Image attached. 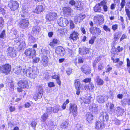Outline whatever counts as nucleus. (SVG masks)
<instances>
[{"label": "nucleus", "mask_w": 130, "mask_h": 130, "mask_svg": "<svg viewBox=\"0 0 130 130\" xmlns=\"http://www.w3.org/2000/svg\"><path fill=\"white\" fill-rule=\"evenodd\" d=\"M127 37V36L125 34H123L122 37H121V38L120 39V41H122L123 39H125Z\"/></svg>", "instance_id": "obj_61"}, {"label": "nucleus", "mask_w": 130, "mask_h": 130, "mask_svg": "<svg viewBox=\"0 0 130 130\" xmlns=\"http://www.w3.org/2000/svg\"><path fill=\"white\" fill-rule=\"evenodd\" d=\"M55 53L59 55L63 56H64L65 53L64 49L61 46H58L57 47L55 50Z\"/></svg>", "instance_id": "obj_12"}, {"label": "nucleus", "mask_w": 130, "mask_h": 130, "mask_svg": "<svg viewBox=\"0 0 130 130\" xmlns=\"http://www.w3.org/2000/svg\"><path fill=\"white\" fill-rule=\"evenodd\" d=\"M107 96L105 95H98L96 96V100L99 103H104L106 99Z\"/></svg>", "instance_id": "obj_18"}, {"label": "nucleus", "mask_w": 130, "mask_h": 130, "mask_svg": "<svg viewBox=\"0 0 130 130\" xmlns=\"http://www.w3.org/2000/svg\"><path fill=\"white\" fill-rule=\"evenodd\" d=\"M23 72L24 74L32 79H34L36 76L37 72L32 69L29 68L27 70L23 69Z\"/></svg>", "instance_id": "obj_1"}, {"label": "nucleus", "mask_w": 130, "mask_h": 130, "mask_svg": "<svg viewBox=\"0 0 130 130\" xmlns=\"http://www.w3.org/2000/svg\"><path fill=\"white\" fill-rule=\"evenodd\" d=\"M87 120L89 123H91L93 122V118L92 114L89 112L87 113L86 115Z\"/></svg>", "instance_id": "obj_22"}, {"label": "nucleus", "mask_w": 130, "mask_h": 130, "mask_svg": "<svg viewBox=\"0 0 130 130\" xmlns=\"http://www.w3.org/2000/svg\"><path fill=\"white\" fill-rule=\"evenodd\" d=\"M78 63H83L84 61V59L83 58L80 57L78 58Z\"/></svg>", "instance_id": "obj_55"}, {"label": "nucleus", "mask_w": 130, "mask_h": 130, "mask_svg": "<svg viewBox=\"0 0 130 130\" xmlns=\"http://www.w3.org/2000/svg\"><path fill=\"white\" fill-rule=\"evenodd\" d=\"M29 40L30 42L33 43L35 41V39L32 36H30L29 38Z\"/></svg>", "instance_id": "obj_41"}, {"label": "nucleus", "mask_w": 130, "mask_h": 130, "mask_svg": "<svg viewBox=\"0 0 130 130\" xmlns=\"http://www.w3.org/2000/svg\"><path fill=\"white\" fill-rule=\"evenodd\" d=\"M100 119L102 122H107L109 119V115L106 112H102L100 113L99 117Z\"/></svg>", "instance_id": "obj_7"}, {"label": "nucleus", "mask_w": 130, "mask_h": 130, "mask_svg": "<svg viewBox=\"0 0 130 130\" xmlns=\"http://www.w3.org/2000/svg\"><path fill=\"white\" fill-rule=\"evenodd\" d=\"M102 124V123L99 121H96L95 124V128L97 129H101V127Z\"/></svg>", "instance_id": "obj_31"}, {"label": "nucleus", "mask_w": 130, "mask_h": 130, "mask_svg": "<svg viewBox=\"0 0 130 130\" xmlns=\"http://www.w3.org/2000/svg\"><path fill=\"white\" fill-rule=\"evenodd\" d=\"M91 80V78H87L83 80V81L86 83L90 82Z\"/></svg>", "instance_id": "obj_57"}, {"label": "nucleus", "mask_w": 130, "mask_h": 130, "mask_svg": "<svg viewBox=\"0 0 130 130\" xmlns=\"http://www.w3.org/2000/svg\"><path fill=\"white\" fill-rule=\"evenodd\" d=\"M95 81L98 85H101L103 84L104 82L103 80L101 79L99 76H96Z\"/></svg>", "instance_id": "obj_29"}, {"label": "nucleus", "mask_w": 130, "mask_h": 130, "mask_svg": "<svg viewBox=\"0 0 130 130\" xmlns=\"http://www.w3.org/2000/svg\"><path fill=\"white\" fill-rule=\"evenodd\" d=\"M19 4L17 2L10 1L9 2L8 6L12 10L14 11L18 7Z\"/></svg>", "instance_id": "obj_8"}, {"label": "nucleus", "mask_w": 130, "mask_h": 130, "mask_svg": "<svg viewBox=\"0 0 130 130\" xmlns=\"http://www.w3.org/2000/svg\"><path fill=\"white\" fill-rule=\"evenodd\" d=\"M81 2L80 1H78L76 2L75 6L77 8L81 7Z\"/></svg>", "instance_id": "obj_40"}, {"label": "nucleus", "mask_w": 130, "mask_h": 130, "mask_svg": "<svg viewBox=\"0 0 130 130\" xmlns=\"http://www.w3.org/2000/svg\"><path fill=\"white\" fill-rule=\"evenodd\" d=\"M80 83L78 79L75 81L74 86L76 90H81L82 88L80 86Z\"/></svg>", "instance_id": "obj_24"}, {"label": "nucleus", "mask_w": 130, "mask_h": 130, "mask_svg": "<svg viewBox=\"0 0 130 130\" xmlns=\"http://www.w3.org/2000/svg\"><path fill=\"white\" fill-rule=\"evenodd\" d=\"M116 111L117 114L119 115H122L124 112L123 109L119 107L117 108Z\"/></svg>", "instance_id": "obj_30"}, {"label": "nucleus", "mask_w": 130, "mask_h": 130, "mask_svg": "<svg viewBox=\"0 0 130 130\" xmlns=\"http://www.w3.org/2000/svg\"><path fill=\"white\" fill-rule=\"evenodd\" d=\"M37 123L36 122L33 121L32 122L31 125L33 127H35L37 125Z\"/></svg>", "instance_id": "obj_60"}, {"label": "nucleus", "mask_w": 130, "mask_h": 130, "mask_svg": "<svg viewBox=\"0 0 130 130\" xmlns=\"http://www.w3.org/2000/svg\"><path fill=\"white\" fill-rule=\"evenodd\" d=\"M19 86L21 88H27L29 87L27 81L25 80H22L19 81L18 83Z\"/></svg>", "instance_id": "obj_15"}, {"label": "nucleus", "mask_w": 130, "mask_h": 130, "mask_svg": "<svg viewBox=\"0 0 130 130\" xmlns=\"http://www.w3.org/2000/svg\"><path fill=\"white\" fill-rule=\"evenodd\" d=\"M48 114H47L45 113L42 116L41 118L42 119V121L43 122L45 121L48 118Z\"/></svg>", "instance_id": "obj_37"}, {"label": "nucleus", "mask_w": 130, "mask_h": 130, "mask_svg": "<svg viewBox=\"0 0 130 130\" xmlns=\"http://www.w3.org/2000/svg\"><path fill=\"white\" fill-rule=\"evenodd\" d=\"M22 68L21 66L17 67L13 69V71L16 74H19L21 73Z\"/></svg>", "instance_id": "obj_26"}, {"label": "nucleus", "mask_w": 130, "mask_h": 130, "mask_svg": "<svg viewBox=\"0 0 130 130\" xmlns=\"http://www.w3.org/2000/svg\"><path fill=\"white\" fill-rule=\"evenodd\" d=\"M9 109L10 112H11L14 111L15 109L14 107L12 106H10Z\"/></svg>", "instance_id": "obj_54"}, {"label": "nucleus", "mask_w": 130, "mask_h": 130, "mask_svg": "<svg viewBox=\"0 0 130 130\" xmlns=\"http://www.w3.org/2000/svg\"><path fill=\"white\" fill-rule=\"evenodd\" d=\"M52 107H47L45 111V113L47 114H50L52 111Z\"/></svg>", "instance_id": "obj_36"}, {"label": "nucleus", "mask_w": 130, "mask_h": 130, "mask_svg": "<svg viewBox=\"0 0 130 130\" xmlns=\"http://www.w3.org/2000/svg\"><path fill=\"white\" fill-rule=\"evenodd\" d=\"M48 59L46 56H43L42 57L41 61V64L44 67H46L48 65Z\"/></svg>", "instance_id": "obj_19"}, {"label": "nucleus", "mask_w": 130, "mask_h": 130, "mask_svg": "<svg viewBox=\"0 0 130 130\" xmlns=\"http://www.w3.org/2000/svg\"><path fill=\"white\" fill-rule=\"evenodd\" d=\"M63 10L64 14L68 15L70 14L72 11V9L69 7H63Z\"/></svg>", "instance_id": "obj_21"}, {"label": "nucleus", "mask_w": 130, "mask_h": 130, "mask_svg": "<svg viewBox=\"0 0 130 130\" xmlns=\"http://www.w3.org/2000/svg\"><path fill=\"white\" fill-rule=\"evenodd\" d=\"M118 25L117 24H115L112 26V28L114 31L118 29Z\"/></svg>", "instance_id": "obj_50"}, {"label": "nucleus", "mask_w": 130, "mask_h": 130, "mask_svg": "<svg viewBox=\"0 0 130 130\" xmlns=\"http://www.w3.org/2000/svg\"><path fill=\"white\" fill-rule=\"evenodd\" d=\"M72 72V69H71L68 68L66 70V72L68 75H70Z\"/></svg>", "instance_id": "obj_48"}, {"label": "nucleus", "mask_w": 130, "mask_h": 130, "mask_svg": "<svg viewBox=\"0 0 130 130\" xmlns=\"http://www.w3.org/2000/svg\"><path fill=\"white\" fill-rule=\"evenodd\" d=\"M96 38L95 36H93L91 38L90 40H89V42L90 44H92L94 42V40Z\"/></svg>", "instance_id": "obj_43"}, {"label": "nucleus", "mask_w": 130, "mask_h": 130, "mask_svg": "<svg viewBox=\"0 0 130 130\" xmlns=\"http://www.w3.org/2000/svg\"><path fill=\"white\" fill-rule=\"evenodd\" d=\"M88 88L90 89V91L91 90L94 88V86L93 84H88Z\"/></svg>", "instance_id": "obj_46"}, {"label": "nucleus", "mask_w": 130, "mask_h": 130, "mask_svg": "<svg viewBox=\"0 0 130 130\" xmlns=\"http://www.w3.org/2000/svg\"><path fill=\"white\" fill-rule=\"evenodd\" d=\"M57 13L54 12H52L46 15V18L47 21H50L57 18Z\"/></svg>", "instance_id": "obj_6"}, {"label": "nucleus", "mask_w": 130, "mask_h": 130, "mask_svg": "<svg viewBox=\"0 0 130 130\" xmlns=\"http://www.w3.org/2000/svg\"><path fill=\"white\" fill-rule=\"evenodd\" d=\"M89 31L91 34L94 35H99L101 33L100 29L96 27H92L89 29Z\"/></svg>", "instance_id": "obj_9"}, {"label": "nucleus", "mask_w": 130, "mask_h": 130, "mask_svg": "<svg viewBox=\"0 0 130 130\" xmlns=\"http://www.w3.org/2000/svg\"><path fill=\"white\" fill-rule=\"evenodd\" d=\"M36 51L33 48H28L25 52V54L28 57L32 59L35 56Z\"/></svg>", "instance_id": "obj_2"}, {"label": "nucleus", "mask_w": 130, "mask_h": 130, "mask_svg": "<svg viewBox=\"0 0 130 130\" xmlns=\"http://www.w3.org/2000/svg\"><path fill=\"white\" fill-rule=\"evenodd\" d=\"M11 70V67L9 64H6L1 67V71L2 73L7 74Z\"/></svg>", "instance_id": "obj_3"}, {"label": "nucleus", "mask_w": 130, "mask_h": 130, "mask_svg": "<svg viewBox=\"0 0 130 130\" xmlns=\"http://www.w3.org/2000/svg\"><path fill=\"white\" fill-rule=\"evenodd\" d=\"M5 30H4L1 34V38H4L5 37Z\"/></svg>", "instance_id": "obj_45"}, {"label": "nucleus", "mask_w": 130, "mask_h": 130, "mask_svg": "<svg viewBox=\"0 0 130 130\" xmlns=\"http://www.w3.org/2000/svg\"><path fill=\"white\" fill-rule=\"evenodd\" d=\"M8 56L11 57H14L16 56V53L14 49L11 47H9L7 49Z\"/></svg>", "instance_id": "obj_17"}, {"label": "nucleus", "mask_w": 130, "mask_h": 130, "mask_svg": "<svg viewBox=\"0 0 130 130\" xmlns=\"http://www.w3.org/2000/svg\"><path fill=\"white\" fill-rule=\"evenodd\" d=\"M17 45H18V48L19 50L20 51L22 49H23V47L25 45V42L24 41H23L22 43H19Z\"/></svg>", "instance_id": "obj_33"}, {"label": "nucleus", "mask_w": 130, "mask_h": 130, "mask_svg": "<svg viewBox=\"0 0 130 130\" xmlns=\"http://www.w3.org/2000/svg\"><path fill=\"white\" fill-rule=\"evenodd\" d=\"M80 30L84 34H85L86 31L84 28L83 27H82L80 28Z\"/></svg>", "instance_id": "obj_62"}, {"label": "nucleus", "mask_w": 130, "mask_h": 130, "mask_svg": "<svg viewBox=\"0 0 130 130\" xmlns=\"http://www.w3.org/2000/svg\"><path fill=\"white\" fill-rule=\"evenodd\" d=\"M94 10L95 12H100L101 10L100 6L98 4L96 5L94 7Z\"/></svg>", "instance_id": "obj_34"}, {"label": "nucleus", "mask_w": 130, "mask_h": 130, "mask_svg": "<svg viewBox=\"0 0 130 130\" xmlns=\"http://www.w3.org/2000/svg\"><path fill=\"white\" fill-rule=\"evenodd\" d=\"M103 68V63H99L98 66V70H100L102 69Z\"/></svg>", "instance_id": "obj_44"}, {"label": "nucleus", "mask_w": 130, "mask_h": 130, "mask_svg": "<svg viewBox=\"0 0 130 130\" xmlns=\"http://www.w3.org/2000/svg\"><path fill=\"white\" fill-rule=\"evenodd\" d=\"M122 104L123 105H130V98L128 99H124L122 101Z\"/></svg>", "instance_id": "obj_32"}, {"label": "nucleus", "mask_w": 130, "mask_h": 130, "mask_svg": "<svg viewBox=\"0 0 130 130\" xmlns=\"http://www.w3.org/2000/svg\"><path fill=\"white\" fill-rule=\"evenodd\" d=\"M103 28L104 30L106 31H110V29L106 25H104V26Z\"/></svg>", "instance_id": "obj_47"}, {"label": "nucleus", "mask_w": 130, "mask_h": 130, "mask_svg": "<svg viewBox=\"0 0 130 130\" xmlns=\"http://www.w3.org/2000/svg\"><path fill=\"white\" fill-rule=\"evenodd\" d=\"M38 94H35L34 96V98L35 101L37 100L38 99L41 98L43 95V90L42 87H40L38 88Z\"/></svg>", "instance_id": "obj_13"}, {"label": "nucleus", "mask_w": 130, "mask_h": 130, "mask_svg": "<svg viewBox=\"0 0 130 130\" xmlns=\"http://www.w3.org/2000/svg\"><path fill=\"white\" fill-rule=\"evenodd\" d=\"M90 97H86L85 98H84L83 100V101L85 103L89 104L90 102Z\"/></svg>", "instance_id": "obj_38"}, {"label": "nucleus", "mask_w": 130, "mask_h": 130, "mask_svg": "<svg viewBox=\"0 0 130 130\" xmlns=\"http://www.w3.org/2000/svg\"><path fill=\"white\" fill-rule=\"evenodd\" d=\"M40 28L39 26H36L32 28L31 33L32 34H36L37 32H39L40 31Z\"/></svg>", "instance_id": "obj_25"}, {"label": "nucleus", "mask_w": 130, "mask_h": 130, "mask_svg": "<svg viewBox=\"0 0 130 130\" xmlns=\"http://www.w3.org/2000/svg\"><path fill=\"white\" fill-rule=\"evenodd\" d=\"M57 22L59 25L62 27L66 26L69 24V21L66 18H60L58 19Z\"/></svg>", "instance_id": "obj_4"}, {"label": "nucleus", "mask_w": 130, "mask_h": 130, "mask_svg": "<svg viewBox=\"0 0 130 130\" xmlns=\"http://www.w3.org/2000/svg\"><path fill=\"white\" fill-rule=\"evenodd\" d=\"M14 84L12 83H11L10 85V90L12 91L14 90Z\"/></svg>", "instance_id": "obj_59"}, {"label": "nucleus", "mask_w": 130, "mask_h": 130, "mask_svg": "<svg viewBox=\"0 0 130 130\" xmlns=\"http://www.w3.org/2000/svg\"><path fill=\"white\" fill-rule=\"evenodd\" d=\"M29 24V22L27 19H22L20 21L19 26L21 28L25 29L28 27Z\"/></svg>", "instance_id": "obj_5"}, {"label": "nucleus", "mask_w": 130, "mask_h": 130, "mask_svg": "<svg viewBox=\"0 0 130 130\" xmlns=\"http://www.w3.org/2000/svg\"><path fill=\"white\" fill-rule=\"evenodd\" d=\"M100 6L104 5H105L106 4V2L105 1L103 0L101 2L98 4Z\"/></svg>", "instance_id": "obj_53"}, {"label": "nucleus", "mask_w": 130, "mask_h": 130, "mask_svg": "<svg viewBox=\"0 0 130 130\" xmlns=\"http://www.w3.org/2000/svg\"><path fill=\"white\" fill-rule=\"evenodd\" d=\"M53 41L55 44H56L58 43L59 42V41L58 40L56 39H54L53 40Z\"/></svg>", "instance_id": "obj_64"}, {"label": "nucleus", "mask_w": 130, "mask_h": 130, "mask_svg": "<svg viewBox=\"0 0 130 130\" xmlns=\"http://www.w3.org/2000/svg\"><path fill=\"white\" fill-rule=\"evenodd\" d=\"M43 10V6L42 5H39L37 6L36 9L34 12L38 14L42 12Z\"/></svg>", "instance_id": "obj_28"}, {"label": "nucleus", "mask_w": 130, "mask_h": 130, "mask_svg": "<svg viewBox=\"0 0 130 130\" xmlns=\"http://www.w3.org/2000/svg\"><path fill=\"white\" fill-rule=\"evenodd\" d=\"M52 111L54 113H57L59 110V106L58 105L52 108Z\"/></svg>", "instance_id": "obj_35"}, {"label": "nucleus", "mask_w": 130, "mask_h": 130, "mask_svg": "<svg viewBox=\"0 0 130 130\" xmlns=\"http://www.w3.org/2000/svg\"><path fill=\"white\" fill-rule=\"evenodd\" d=\"M119 38V35H114V39L115 41L118 40Z\"/></svg>", "instance_id": "obj_63"}, {"label": "nucleus", "mask_w": 130, "mask_h": 130, "mask_svg": "<svg viewBox=\"0 0 130 130\" xmlns=\"http://www.w3.org/2000/svg\"><path fill=\"white\" fill-rule=\"evenodd\" d=\"M85 16L84 14H79L75 16L74 17V21L76 23H80L85 18Z\"/></svg>", "instance_id": "obj_10"}, {"label": "nucleus", "mask_w": 130, "mask_h": 130, "mask_svg": "<svg viewBox=\"0 0 130 130\" xmlns=\"http://www.w3.org/2000/svg\"><path fill=\"white\" fill-rule=\"evenodd\" d=\"M80 69L83 72L86 74H88L91 73L90 68L87 65H83Z\"/></svg>", "instance_id": "obj_16"}, {"label": "nucleus", "mask_w": 130, "mask_h": 130, "mask_svg": "<svg viewBox=\"0 0 130 130\" xmlns=\"http://www.w3.org/2000/svg\"><path fill=\"white\" fill-rule=\"evenodd\" d=\"M76 2L73 0H71L69 2V4L71 5H75Z\"/></svg>", "instance_id": "obj_56"}, {"label": "nucleus", "mask_w": 130, "mask_h": 130, "mask_svg": "<svg viewBox=\"0 0 130 130\" xmlns=\"http://www.w3.org/2000/svg\"><path fill=\"white\" fill-rule=\"evenodd\" d=\"M78 35L79 34L77 32L73 31L70 34V38L73 41H76L79 38L78 37Z\"/></svg>", "instance_id": "obj_20"}, {"label": "nucleus", "mask_w": 130, "mask_h": 130, "mask_svg": "<svg viewBox=\"0 0 130 130\" xmlns=\"http://www.w3.org/2000/svg\"><path fill=\"white\" fill-rule=\"evenodd\" d=\"M40 60V58L39 57H36L33 59V63H36L38 62Z\"/></svg>", "instance_id": "obj_49"}, {"label": "nucleus", "mask_w": 130, "mask_h": 130, "mask_svg": "<svg viewBox=\"0 0 130 130\" xmlns=\"http://www.w3.org/2000/svg\"><path fill=\"white\" fill-rule=\"evenodd\" d=\"M48 86L49 87L51 88L54 87L55 85L53 82H51L48 83Z\"/></svg>", "instance_id": "obj_51"}, {"label": "nucleus", "mask_w": 130, "mask_h": 130, "mask_svg": "<svg viewBox=\"0 0 130 130\" xmlns=\"http://www.w3.org/2000/svg\"><path fill=\"white\" fill-rule=\"evenodd\" d=\"M103 15H98L94 20V21L96 24H98L99 25L102 24L103 22L104 18Z\"/></svg>", "instance_id": "obj_14"}, {"label": "nucleus", "mask_w": 130, "mask_h": 130, "mask_svg": "<svg viewBox=\"0 0 130 130\" xmlns=\"http://www.w3.org/2000/svg\"><path fill=\"white\" fill-rule=\"evenodd\" d=\"M70 112L73 114L74 116H76L77 113V108L76 105L74 104L70 103Z\"/></svg>", "instance_id": "obj_11"}, {"label": "nucleus", "mask_w": 130, "mask_h": 130, "mask_svg": "<svg viewBox=\"0 0 130 130\" xmlns=\"http://www.w3.org/2000/svg\"><path fill=\"white\" fill-rule=\"evenodd\" d=\"M126 2L125 0H122L121 2V3L120 5L121 7L120 11L123 8L124 6L125 5Z\"/></svg>", "instance_id": "obj_42"}, {"label": "nucleus", "mask_w": 130, "mask_h": 130, "mask_svg": "<svg viewBox=\"0 0 130 130\" xmlns=\"http://www.w3.org/2000/svg\"><path fill=\"white\" fill-rule=\"evenodd\" d=\"M68 125V122L65 121L61 124L60 125V128L62 130L65 129H67Z\"/></svg>", "instance_id": "obj_27"}, {"label": "nucleus", "mask_w": 130, "mask_h": 130, "mask_svg": "<svg viewBox=\"0 0 130 130\" xmlns=\"http://www.w3.org/2000/svg\"><path fill=\"white\" fill-rule=\"evenodd\" d=\"M64 30H66V29H59L58 30V33L60 35L63 34L64 32Z\"/></svg>", "instance_id": "obj_52"}, {"label": "nucleus", "mask_w": 130, "mask_h": 130, "mask_svg": "<svg viewBox=\"0 0 130 130\" xmlns=\"http://www.w3.org/2000/svg\"><path fill=\"white\" fill-rule=\"evenodd\" d=\"M123 47H120V46H118L117 48V50H118V52L122 51L123 50Z\"/></svg>", "instance_id": "obj_58"}, {"label": "nucleus", "mask_w": 130, "mask_h": 130, "mask_svg": "<svg viewBox=\"0 0 130 130\" xmlns=\"http://www.w3.org/2000/svg\"><path fill=\"white\" fill-rule=\"evenodd\" d=\"M114 105L112 104H110V111L112 112H114L115 111L114 109Z\"/></svg>", "instance_id": "obj_39"}, {"label": "nucleus", "mask_w": 130, "mask_h": 130, "mask_svg": "<svg viewBox=\"0 0 130 130\" xmlns=\"http://www.w3.org/2000/svg\"><path fill=\"white\" fill-rule=\"evenodd\" d=\"M79 53L81 55H85L89 53V50L88 48L86 47H83L80 49L79 48Z\"/></svg>", "instance_id": "obj_23"}]
</instances>
